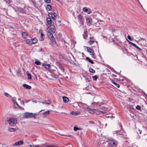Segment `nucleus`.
Segmentation results:
<instances>
[{
  "label": "nucleus",
  "mask_w": 147,
  "mask_h": 147,
  "mask_svg": "<svg viewBox=\"0 0 147 147\" xmlns=\"http://www.w3.org/2000/svg\"><path fill=\"white\" fill-rule=\"evenodd\" d=\"M93 110L94 111H94V113L97 115H99L101 114H102L103 113L102 111L99 110L98 109H93Z\"/></svg>",
  "instance_id": "6e6552de"
},
{
  "label": "nucleus",
  "mask_w": 147,
  "mask_h": 147,
  "mask_svg": "<svg viewBox=\"0 0 147 147\" xmlns=\"http://www.w3.org/2000/svg\"><path fill=\"white\" fill-rule=\"evenodd\" d=\"M32 39H27L26 40V42L30 44H32Z\"/></svg>",
  "instance_id": "4be33fe9"
},
{
  "label": "nucleus",
  "mask_w": 147,
  "mask_h": 147,
  "mask_svg": "<svg viewBox=\"0 0 147 147\" xmlns=\"http://www.w3.org/2000/svg\"><path fill=\"white\" fill-rule=\"evenodd\" d=\"M103 104L102 103V102H101V103H99V104H98V105L100 106H101V105H102Z\"/></svg>",
  "instance_id": "8fccbe9b"
},
{
  "label": "nucleus",
  "mask_w": 147,
  "mask_h": 147,
  "mask_svg": "<svg viewBox=\"0 0 147 147\" xmlns=\"http://www.w3.org/2000/svg\"><path fill=\"white\" fill-rule=\"evenodd\" d=\"M107 142H108L109 146L111 147H115L117 144V142L114 140H110L108 141H107Z\"/></svg>",
  "instance_id": "f03ea898"
},
{
  "label": "nucleus",
  "mask_w": 147,
  "mask_h": 147,
  "mask_svg": "<svg viewBox=\"0 0 147 147\" xmlns=\"http://www.w3.org/2000/svg\"><path fill=\"white\" fill-rule=\"evenodd\" d=\"M41 103H42L43 104H44L45 103H45L44 102H41Z\"/></svg>",
  "instance_id": "052dcab7"
},
{
  "label": "nucleus",
  "mask_w": 147,
  "mask_h": 147,
  "mask_svg": "<svg viewBox=\"0 0 147 147\" xmlns=\"http://www.w3.org/2000/svg\"><path fill=\"white\" fill-rule=\"evenodd\" d=\"M42 65L45 68L47 69H49L50 67V64H47L45 63H42Z\"/></svg>",
  "instance_id": "9d476101"
},
{
  "label": "nucleus",
  "mask_w": 147,
  "mask_h": 147,
  "mask_svg": "<svg viewBox=\"0 0 147 147\" xmlns=\"http://www.w3.org/2000/svg\"><path fill=\"white\" fill-rule=\"evenodd\" d=\"M100 108L101 109H103L105 110H107V108H106L105 107L103 106L101 107Z\"/></svg>",
  "instance_id": "37998d69"
},
{
  "label": "nucleus",
  "mask_w": 147,
  "mask_h": 147,
  "mask_svg": "<svg viewBox=\"0 0 147 147\" xmlns=\"http://www.w3.org/2000/svg\"><path fill=\"white\" fill-rule=\"evenodd\" d=\"M14 106L16 108H18L19 106L18 104L16 102L13 103Z\"/></svg>",
  "instance_id": "7c9ffc66"
},
{
  "label": "nucleus",
  "mask_w": 147,
  "mask_h": 147,
  "mask_svg": "<svg viewBox=\"0 0 147 147\" xmlns=\"http://www.w3.org/2000/svg\"><path fill=\"white\" fill-rule=\"evenodd\" d=\"M23 143V142L21 140L15 143L14 145L16 146H17L22 144Z\"/></svg>",
  "instance_id": "f8f14e48"
},
{
  "label": "nucleus",
  "mask_w": 147,
  "mask_h": 147,
  "mask_svg": "<svg viewBox=\"0 0 147 147\" xmlns=\"http://www.w3.org/2000/svg\"><path fill=\"white\" fill-rule=\"evenodd\" d=\"M22 35L23 37L25 38H26L28 35V33L25 32H23Z\"/></svg>",
  "instance_id": "2eb2a0df"
},
{
  "label": "nucleus",
  "mask_w": 147,
  "mask_h": 147,
  "mask_svg": "<svg viewBox=\"0 0 147 147\" xmlns=\"http://www.w3.org/2000/svg\"><path fill=\"white\" fill-rule=\"evenodd\" d=\"M4 95L6 97H11V96L7 92H5L4 93Z\"/></svg>",
  "instance_id": "473e14b6"
},
{
  "label": "nucleus",
  "mask_w": 147,
  "mask_h": 147,
  "mask_svg": "<svg viewBox=\"0 0 147 147\" xmlns=\"http://www.w3.org/2000/svg\"><path fill=\"white\" fill-rule=\"evenodd\" d=\"M3 0L5 1L7 3H8L9 2V0Z\"/></svg>",
  "instance_id": "de8ad7c7"
},
{
  "label": "nucleus",
  "mask_w": 147,
  "mask_h": 147,
  "mask_svg": "<svg viewBox=\"0 0 147 147\" xmlns=\"http://www.w3.org/2000/svg\"><path fill=\"white\" fill-rule=\"evenodd\" d=\"M47 3H50L51 2V0H44Z\"/></svg>",
  "instance_id": "79ce46f5"
},
{
  "label": "nucleus",
  "mask_w": 147,
  "mask_h": 147,
  "mask_svg": "<svg viewBox=\"0 0 147 147\" xmlns=\"http://www.w3.org/2000/svg\"><path fill=\"white\" fill-rule=\"evenodd\" d=\"M78 20L79 21H80L82 18V17L81 15H79L77 16Z\"/></svg>",
  "instance_id": "e433bc0d"
},
{
  "label": "nucleus",
  "mask_w": 147,
  "mask_h": 147,
  "mask_svg": "<svg viewBox=\"0 0 147 147\" xmlns=\"http://www.w3.org/2000/svg\"><path fill=\"white\" fill-rule=\"evenodd\" d=\"M23 86L24 88H26V89H30L31 87L30 86L26 84H23Z\"/></svg>",
  "instance_id": "4468645a"
},
{
  "label": "nucleus",
  "mask_w": 147,
  "mask_h": 147,
  "mask_svg": "<svg viewBox=\"0 0 147 147\" xmlns=\"http://www.w3.org/2000/svg\"><path fill=\"white\" fill-rule=\"evenodd\" d=\"M40 147H49V145L47 143L40 145Z\"/></svg>",
  "instance_id": "412c9836"
},
{
  "label": "nucleus",
  "mask_w": 147,
  "mask_h": 147,
  "mask_svg": "<svg viewBox=\"0 0 147 147\" xmlns=\"http://www.w3.org/2000/svg\"><path fill=\"white\" fill-rule=\"evenodd\" d=\"M7 121L10 125L12 126H15L16 124L17 121L16 119L11 118L7 120Z\"/></svg>",
  "instance_id": "f257e3e1"
},
{
  "label": "nucleus",
  "mask_w": 147,
  "mask_h": 147,
  "mask_svg": "<svg viewBox=\"0 0 147 147\" xmlns=\"http://www.w3.org/2000/svg\"><path fill=\"white\" fill-rule=\"evenodd\" d=\"M95 144L97 146H99L100 145V144H96V143Z\"/></svg>",
  "instance_id": "5fc2aeb1"
},
{
  "label": "nucleus",
  "mask_w": 147,
  "mask_h": 147,
  "mask_svg": "<svg viewBox=\"0 0 147 147\" xmlns=\"http://www.w3.org/2000/svg\"><path fill=\"white\" fill-rule=\"evenodd\" d=\"M86 59L89 61L92 64H93L94 63V62L91 60L88 57H87L86 58Z\"/></svg>",
  "instance_id": "b1692460"
},
{
  "label": "nucleus",
  "mask_w": 147,
  "mask_h": 147,
  "mask_svg": "<svg viewBox=\"0 0 147 147\" xmlns=\"http://www.w3.org/2000/svg\"><path fill=\"white\" fill-rule=\"evenodd\" d=\"M54 24V23L53 22V24Z\"/></svg>",
  "instance_id": "e2e57ef3"
},
{
  "label": "nucleus",
  "mask_w": 147,
  "mask_h": 147,
  "mask_svg": "<svg viewBox=\"0 0 147 147\" xmlns=\"http://www.w3.org/2000/svg\"><path fill=\"white\" fill-rule=\"evenodd\" d=\"M40 40L41 41L43 40L45 38L44 35L42 32H41L40 33Z\"/></svg>",
  "instance_id": "aec40b11"
},
{
  "label": "nucleus",
  "mask_w": 147,
  "mask_h": 147,
  "mask_svg": "<svg viewBox=\"0 0 147 147\" xmlns=\"http://www.w3.org/2000/svg\"><path fill=\"white\" fill-rule=\"evenodd\" d=\"M49 16L53 19H55V18L57 16V14L55 13H49Z\"/></svg>",
  "instance_id": "0eeeda50"
},
{
  "label": "nucleus",
  "mask_w": 147,
  "mask_h": 147,
  "mask_svg": "<svg viewBox=\"0 0 147 147\" xmlns=\"http://www.w3.org/2000/svg\"><path fill=\"white\" fill-rule=\"evenodd\" d=\"M1 30L3 31V30L2 29H1Z\"/></svg>",
  "instance_id": "680f3d73"
},
{
  "label": "nucleus",
  "mask_w": 147,
  "mask_h": 147,
  "mask_svg": "<svg viewBox=\"0 0 147 147\" xmlns=\"http://www.w3.org/2000/svg\"><path fill=\"white\" fill-rule=\"evenodd\" d=\"M47 29L48 31H49V32H50V33H54L55 31V27L53 24L51 25L50 27L48 28Z\"/></svg>",
  "instance_id": "20e7f679"
},
{
  "label": "nucleus",
  "mask_w": 147,
  "mask_h": 147,
  "mask_svg": "<svg viewBox=\"0 0 147 147\" xmlns=\"http://www.w3.org/2000/svg\"><path fill=\"white\" fill-rule=\"evenodd\" d=\"M31 147H40V145H30Z\"/></svg>",
  "instance_id": "c9c22d12"
},
{
  "label": "nucleus",
  "mask_w": 147,
  "mask_h": 147,
  "mask_svg": "<svg viewBox=\"0 0 147 147\" xmlns=\"http://www.w3.org/2000/svg\"><path fill=\"white\" fill-rule=\"evenodd\" d=\"M86 22L89 24L91 23L92 19L90 17H86Z\"/></svg>",
  "instance_id": "9b49d317"
},
{
  "label": "nucleus",
  "mask_w": 147,
  "mask_h": 147,
  "mask_svg": "<svg viewBox=\"0 0 147 147\" xmlns=\"http://www.w3.org/2000/svg\"><path fill=\"white\" fill-rule=\"evenodd\" d=\"M139 133L140 134H141V131L140 130H139Z\"/></svg>",
  "instance_id": "864d4df0"
},
{
  "label": "nucleus",
  "mask_w": 147,
  "mask_h": 147,
  "mask_svg": "<svg viewBox=\"0 0 147 147\" xmlns=\"http://www.w3.org/2000/svg\"><path fill=\"white\" fill-rule=\"evenodd\" d=\"M34 114L33 113L27 112L24 114V117L26 118H28L33 117Z\"/></svg>",
  "instance_id": "39448f33"
},
{
  "label": "nucleus",
  "mask_w": 147,
  "mask_h": 147,
  "mask_svg": "<svg viewBox=\"0 0 147 147\" xmlns=\"http://www.w3.org/2000/svg\"><path fill=\"white\" fill-rule=\"evenodd\" d=\"M79 113L78 112H77V113H76L77 115H78L79 114Z\"/></svg>",
  "instance_id": "bf43d9fd"
},
{
  "label": "nucleus",
  "mask_w": 147,
  "mask_h": 147,
  "mask_svg": "<svg viewBox=\"0 0 147 147\" xmlns=\"http://www.w3.org/2000/svg\"><path fill=\"white\" fill-rule=\"evenodd\" d=\"M35 63L37 65H40L41 64V63L39 61H36L35 62Z\"/></svg>",
  "instance_id": "2f4dec72"
},
{
  "label": "nucleus",
  "mask_w": 147,
  "mask_h": 147,
  "mask_svg": "<svg viewBox=\"0 0 147 147\" xmlns=\"http://www.w3.org/2000/svg\"><path fill=\"white\" fill-rule=\"evenodd\" d=\"M26 74L27 76L28 79H32L31 75L30 74L27 72L26 73Z\"/></svg>",
  "instance_id": "393cba45"
},
{
  "label": "nucleus",
  "mask_w": 147,
  "mask_h": 147,
  "mask_svg": "<svg viewBox=\"0 0 147 147\" xmlns=\"http://www.w3.org/2000/svg\"><path fill=\"white\" fill-rule=\"evenodd\" d=\"M90 40L88 43L90 45H92L94 43V41L91 37H90Z\"/></svg>",
  "instance_id": "bb28decb"
},
{
  "label": "nucleus",
  "mask_w": 147,
  "mask_h": 147,
  "mask_svg": "<svg viewBox=\"0 0 147 147\" xmlns=\"http://www.w3.org/2000/svg\"><path fill=\"white\" fill-rule=\"evenodd\" d=\"M81 128H78V127L76 126H74V130L75 131H76L78 130H81Z\"/></svg>",
  "instance_id": "cd10ccee"
},
{
  "label": "nucleus",
  "mask_w": 147,
  "mask_h": 147,
  "mask_svg": "<svg viewBox=\"0 0 147 147\" xmlns=\"http://www.w3.org/2000/svg\"><path fill=\"white\" fill-rule=\"evenodd\" d=\"M32 44L35 43L37 42V38H34L32 39Z\"/></svg>",
  "instance_id": "a211bd4d"
},
{
  "label": "nucleus",
  "mask_w": 147,
  "mask_h": 147,
  "mask_svg": "<svg viewBox=\"0 0 147 147\" xmlns=\"http://www.w3.org/2000/svg\"><path fill=\"white\" fill-rule=\"evenodd\" d=\"M83 10L84 12L88 14H89L92 12L91 11L90 9L86 7H84L83 9Z\"/></svg>",
  "instance_id": "423d86ee"
},
{
  "label": "nucleus",
  "mask_w": 147,
  "mask_h": 147,
  "mask_svg": "<svg viewBox=\"0 0 147 147\" xmlns=\"http://www.w3.org/2000/svg\"><path fill=\"white\" fill-rule=\"evenodd\" d=\"M89 71L92 73H94L95 72V71L92 68H89Z\"/></svg>",
  "instance_id": "c85d7f7f"
},
{
  "label": "nucleus",
  "mask_w": 147,
  "mask_h": 147,
  "mask_svg": "<svg viewBox=\"0 0 147 147\" xmlns=\"http://www.w3.org/2000/svg\"><path fill=\"white\" fill-rule=\"evenodd\" d=\"M33 102H35V103H36V101H33Z\"/></svg>",
  "instance_id": "4d7b16f0"
},
{
  "label": "nucleus",
  "mask_w": 147,
  "mask_h": 147,
  "mask_svg": "<svg viewBox=\"0 0 147 147\" xmlns=\"http://www.w3.org/2000/svg\"><path fill=\"white\" fill-rule=\"evenodd\" d=\"M18 108H19V109H24L23 107H22L21 106H19L18 107Z\"/></svg>",
  "instance_id": "09e8293b"
},
{
  "label": "nucleus",
  "mask_w": 147,
  "mask_h": 147,
  "mask_svg": "<svg viewBox=\"0 0 147 147\" xmlns=\"http://www.w3.org/2000/svg\"><path fill=\"white\" fill-rule=\"evenodd\" d=\"M33 114H34V115H33V117H34V119H35L36 117H35V115H36V114L35 113H33Z\"/></svg>",
  "instance_id": "3c124183"
},
{
  "label": "nucleus",
  "mask_w": 147,
  "mask_h": 147,
  "mask_svg": "<svg viewBox=\"0 0 147 147\" xmlns=\"http://www.w3.org/2000/svg\"><path fill=\"white\" fill-rule=\"evenodd\" d=\"M93 109H90V111L89 112L90 113L92 114L94 113V111H94L93 110Z\"/></svg>",
  "instance_id": "a19ab883"
},
{
  "label": "nucleus",
  "mask_w": 147,
  "mask_h": 147,
  "mask_svg": "<svg viewBox=\"0 0 147 147\" xmlns=\"http://www.w3.org/2000/svg\"><path fill=\"white\" fill-rule=\"evenodd\" d=\"M18 100H21V98H18Z\"/></svg>",
  "instance_id": "6e6d98bb"
},
{
  "label": "nucleus",
  "mask_w": 147,
  "mask_h": 147,
  "mask_svg": "<svg viewBox=\"0 0 147 147\" xmlns=\"http://www.w3.org/2000/svg\"><path fill=\"white\" fill-rule=\"evenodd\" d=\"M46 8L48 10H51L52 9V7L51 5L48 4L46 5Z\"/></svg>",
  "instance_id": "dca6fc26"
},
{
  "label": "nucleus",
  "mask_w": 147,
  "mask_h": 147,
  "mask_svg": "<svg viewBox=\"0 0 147 147\" xmlns=\"http://www.w3.org/2000/svg\"><path fill=\"white\" fill-rule=\"evenodd\" d=\"M16 130H17V129L14 128H10L8 130V131L10 132H14L15 131H16Z\"/></svg>",
  "instance_id": "f3484780"
},
{
  "label": "nucleus",
  "mask_w": 147,
  "mask_h": 147,
  "mask_svg": "<svg viewBox=\"0 0 147 147\" xmlns=\"http://www.w3.org/2000/svg\"><path fill=\"white\" fill-rule=\"evenodd\" d=\"M49 147H58V146L56 145H49Z\"/></svg>",
  "instance_id": "58836bf2"
},
{
  "label": "nucleus",
  "mask_w": 147,
  "mask_h": 147,
  "mask_svg": "<svg viewBox=\"0 0 147 147\" xmlns=\"http://www.w3.org/2000/svg\"><path fill=\"white\" fill-rule=\"evenodd\" d=\"M51 101L50 100H48L47 101V102H45V104H51Z\"/></svg>",
  "instance_id": "ea45409f"
},
{
  "label": "nucleus",
  "mask_w": 147,
  "mask_h": 147,
  "mask_svg": "<svg viewBox=\"0 0 147 147\" xmlns=\"http://www.w3.org/2000/svg\"><path fill=\"white\" fill-rule=\"evenodd\" d=\"M47 35L49 36V37L50 39L52 41H53L54 39V37L53 36V35L50 32H47Z\"/></svg>",
  "instance_id": "1a4fd4ad"
},
{
  "label": "nucleus",
  "mask_w": 147,
  "mask_h": 147,
  "mask_svg": "<svg viewBox=\"0 0 147 147\" xmlns=\"http://www.w3.org/2000/svg\"><path fill=\"white\" fill-rule=\"evenodd\" d=\"M86 47L87 52L90 53L91 57L94 59L95 58L96 56L94 53L93 50L90 47Z\"/></svg>",
  "instance_id": "7ed1b4c3"
},
{
  "label": "nucleus",
  "mask_w": 147,
  "mask_h": 147,
  "mask_svg": "<svg viewBox=\"0 0 147 147\" xmlns=\"http://www.w3.org/2000/svg\"><path fill=\"white\" fill-rule=\"evenodd\" d=\"M132 45L135 47L136 48L138 49L139 50H141V49L139 48L135 44L133 43V44H132Z\"/></svg>",
  "instance_id": "c756f323"
},
{
  "label": "nucleus",
  "mask_w": 147,
  "mask_h": 147,
  "mask_svg": "<svg viewBox=\"0 0 147 147\" xmlns=\"http://www.w3.org/2000/svg\"><path fill=\"white\" fill-rule=\"evenodd\" d=\"M128 42H129V43L131 44L132 45V44H133V42H130L129 41H128Z\"/></svg>",
  "instance_id": "603ef678"
},
{
  "label": "nucleus",
  "mask_w": 147,
  "mask_h": 147,
  "mask_svg": "<svg viewBox=\"0 0 147 147\" xmlns=\"http://www.w3.org/2000/svg\"><path fill=\"white\" fill-rule=\"evenodd\" d=\"M50 112V111H45L44 113L43 114L47 115H48Z\"/></svg>",
  "instance_id": "f704fd0d"
},
{
  "label": "nucleus",
  "mask_w": 147,
  "mask_h": 147,
  "mask_svg": "<svg viewBox=\"0 0 147 147\" xmlns=\"http://www.w3.org/2000/svg\"><path fill=\"white\" fill-rule=\"evenodd\" d=\"M63 99L64 102L65 103L68 102L69 100L68 98L65 96H63Z\"/></svg>",
  "instance_id": "ddd939ff"
},
{
  "label": "nucleus",
  "mask_w": 147,
  "mask_h": 147,
  "mask_svg": "<svg viewBox=\"0 0 147 147\" xmlns=\"http://www.w3.org/2000/svg\"><path fill=\"white\" fill-rule=\"evenodd\" d=\"M22 103H23V105H24V102H22Z\"/></svg>",
  "instance_id": "13d9d810"
},
{
  "label": "nucleus",
  "mask_w": 147,
  "mask_h": 147,
  "mask_svg": "<svg viewBox=\"0 0 147 147\" xmlns=\"http://www.w3.org/2000/svg\"><path fill=\"white\" fill-rule=\"evenodd\" d=\"M98 78V77L97 76H92V78L94 80H96Z\"/></svg>",
  "instance_id": "72a5a7b5"
},
{
  "label": "nucleus",
  "mask_w": 147,
  "mask_h": 147,
  "mask_svg": "<svg viewBox=\"0 0 147 147\" xmlns=\"http://www.w3.org/2000/svg\"><path fill=\"white\" fill-rule=\"evenodd\" d=\"M84 39H86L87 37V31H84Z\"/></svg>",
  "instance_id": "5701e85b"
},
{
  "label": "nucleus",
  "mask_w": 147,
  "mask_h": 147,
  "mask_svg": "<svg viewBox=\"0 0 147 147\" xmlns=\"http://www.w3.org/2000/svg\"><path fill=\"white\" fill-rule=\"evenodd\" d=\"M47 21L49 24L50 25L51 24V20L50 18H47Z\"/></svg>",
  "instance_id": "6ab92c4d"
},
{
  "label": "nucleus",
  "mask_w": 147,
  "mask_h": 147,
  "mask_svg": "<svg viewBox=\"0 0 147 147\" xmlns=\"http://www.w3.org/2000/svg\"><path fill=\"white\" fill-rule=\"evenodd\" d=\"M112 83L114 84L116 86L117 88H119V87L120 85L119 84L116 83L115 82L113 81L112 80Z\"/></svg>",
  "instance_id": "a878e982"
},
{
  "label": "nucleus",
  "mask_w": 147,
  "mask_h": 147,
  "mask_svg": "<svg viewBox=\"0 0 147 147\" xmlns=\"http://www.w3.org/2000/svg\"><path fill=\"white\" fill-rule=\"evenodd\" d=\"M127 38L129 39V40H132V39L131 38V37H130V36H129V35H128L127 36Z\"/></svg>",
  "instance_id": "a18cd8bd"
},
{
  "label": "nucleus",
  "mask_w": 147,
  "mask_h": 147,
  "mask_svg": "<svg viewBox=\"0 0 147 147\" xmlns=\"http://www.w3.org/2000/svg\"><path fill=\"white\" fill-rule=\"evenodd\" d=\"M16 98H12V101H13V103H15V102H16Z\"/></svg>",
  "instance_id": "c03bdc74"
},
{
  "label": "nucleus",
  "mask_w": 147,
  "mask_h": 147,
  "mask_svg": "<svg viewBox=\"0 0 147 147\" xmlns=\"http://www.w3.org/2000/svg\"><path fill=\"white\" fill-rule=\"evenodd\" d=\"M72 114L73 115H77L76 113L75 112H74V111H73L72 112Z\"/></svg>",
  "instance_id": "49530a36"
},
{
  "label": "nucleus",
  "mask_w": 147,
  "mask_h": 147,
  "mask_svg": "<svg viewBox=\"0 0 147 147\" xmlns=\"http://www.w3.org/2000/svg\"><path fill=\"white\" fill-rule=\"evenodd\" d=\"M29 101H27L26 102H28Z\"/></svg>",
  "instance_id": "0e129e2a"
},
{
  "label": "nucleus",
  "mask_w": 147,
  "mask_h": 147,
  "mask_svg": "<svg viewBox=\"0 0 147 147\" xmlns=\"http://www.w3.org/2000/svg\"><path fill=\"white\" fill-rule=\"evenodd\" d=\"M137 147H138V146H137Z\"/></svg>",
  "instance_id": "69168bd1"
},
{
  "label": "nucleus",
  "mask_w": 147,
  "mask_h": 147,
  "mask_svg": "<svg viewBox=\"0 0 147 147\" xmlns=\"http://www.w3.org/2000/svg\"><path fill=\"white\" fill-rule=\"evenodd\" d=\"M136 108L138 110H140L141 109V107L139 105H137L136 107Z\"/></svg>",
  "instance_id": "4c0bfd02"
}]
</instances>
